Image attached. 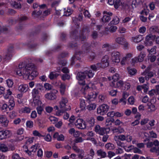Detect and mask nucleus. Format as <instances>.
I'll return each instance as SVG.
<instances>
[{
	"label": "nucleus",
	"mask_w": 159,
	"mask_h": 159,
	"mask_svg": "<svg viewBox=\"0 0 159 159\" xmlns=\"http://www.w3.org/2000/svg\"><path fill=\"white\" fill-rule=\"evenodd\" d=\"M28 87L27 85L21 84L19 86L18 89L20 92H26L28 90Z\"/></svg>",
	"instance_id": "17"
},
{
	"label": "nucleus",
	"mask_w": 159,
	"mask_h": 159,
	"mask_svg": "<svg viewBox=\"0 0 159 159\" xmlns=\"http://www.w3.org/2000/svg\"><path fill=\"white\" fill-rule=\"evenodd\" d=\"M31 110L30 108L28 107H25L23 108V112L24 113H30V112Z\"/></svg>",
	"instance_id": "60"
},
{
	"label": "nucleus",
	"mask_w": 159,
	"mask_h": 159,
	"mask_svg": "<svg viewBox=\"0 0 159 159\" xmlns=\"http://www.w3.org/2000/svg\"><path fill=\"white\" fill-rule=\"evenodd\" d=\"M41 92L39 90L36 89H34L32 91V94L33 98H39V94Z\"/></svg>",
	"instance_id": "22"
},
{
	"label": "nucleus",
	"mask_w": 159,
	"mask_h": 159,
	"mask_svg": "<svg viewBox=\"0 0 159 159\" xmlns=\"http://www.w3.org/2000/svg\"><path fill=\"white\" fill-rule=\"evenodd\" d=\"M60 107L61 109L56 112V115L57 116H60L65 111L71 110L70 106H69V108H66V104L62 102H60Z\"/></svg>",
	"instance_id": "4"
},
{
	"label": "nucleus",
	"mask_w": 159,
	"mask_h": 159,
	"mask_svg": "<svg viewBox=\"0 0 159 159\" xmlns=\"http://www.w3.org/2000/svg\"><path fill=\"white\" fill-rule=\"evenodd\" d=\"M84 73L86 74V76H88L89 78L93 77L94 75V73H93L91 70H90L89 71H85Z\"/></svg>",
	"instance_id": "33"
},
{
	"label": "nucleus",
	"mask_w": 159,
	"mask_h": 159,
	"mask_svg": "<svg viewBox=\"0 0 159 159\" xmlns=\"http://www.w3.org/2000/svg\"><path fill=\"white\" fill-rule=\"evenodd\" d=\"M87 123L89 124L90 127H93L94 124L95 119L93 117H92L90 119H87Z\"/></svg>",
	"instance_id": "29"
},
{
	"label": "nucleus",
	"mask_w": 159,
	"mask_h": 159,
	"mask_svg": "<svg viewBox=\"0 0 159 159\" xmlns=\"http://www.w3.org/2000/svg\"><path fill=\"white\" fill-rule=\"evenodd\" d=\"M105 147L107 149L113 150L115 148L114 145L111 143H108L105 145Z\"/></svg>",
	"instance_id": "35"
},
{
	"label": "nucleus",
	"mask_w": 159,
	"mask_h": 159,
	"mask_svg": "<svg viewBox=\"0 0 159 159\" xmlns=\"http://www.w3.org/2000/svg\"><path fill=\"white\" fill-rule=\"evenodd\" d=\"M116 137L118 139L122 141H124L126 140V138H127L126 137L125 135L123 134L120 135L118 136H116Z\"/></svg>",
	"instance_id": "49"
},
{
	"label": "nucleus",
	"mask_w": 159,
	"mask_h": 159,
	"mask_svg": "<svg viewBox=\"0 0 159 159\" xmlns=\"http://www.w3.org/2000/svg\"><path fill=\"white\" fill-rule=\"evenodd\" d=\"M6 82L9 88L11 87L13 84L12 80L11 79H8L6 81Z\"/></svg>",
	"instance_id": "43"
},
{
	"label": "nucleus",
	"mask_w": 159,
	"mask_h": 159,
	"mask_svg": "<svg viewBox=\"0 0 159 159\" xmlns=\"http://www.w3.org/2000/svg\"><path fill=\"white\" fill-rule=\"evenodd\" d=\"M82 34L85 35H88L89 33L90 32V30L89 27L84 25L82 30Z\"/></svg>",
	"instance_id": "20"
},
{
	"label": "nucleus",
	"mask_w": 159,
	"mask_h": 159,
	"mask_svg": "<svg viewBox=\"0 0 159 159\" xmlns=\"http://www.w3.org/2000/svg\"><path fill=\"white\" fill-rule=\"evenodd\" d=\"M112 79L113 80V81L116 82L119 79V75L117 74H116L115 75H113L112 77Z\"/></svg>",
	"instance_id": "62"
},
{
	"label": "nucleus",
	"mask_w": 159,
	"mask_h": 159,
	"mask_svg": "<svg viewBox=\"0 0 159 159\" xmlns=\"http://www.w3.org/2000/svg\"><path fill=\"white\" fill-rule=\"evenodd\" d=\"M158 28L157 26H153L150 28V31L152 32H157Z\"/></svg>",
	"instance_id": "51"
},
{
	"label": "nucleus",
	"mask_w": 159,
	"mask_h": 159,
	"mask_svg": "<svg viewBox=\"0 0 159 159\" xmlns=\"http://www.w3.org/2000/svg\"><path fill=\"white\" fill-rule=\"evenodd\" d=\"M46 156L48 158H50L52 154V151H47L45 152Z\"/></svg>",
	"instance_id": "61"
},
{
	"label": "nucleus",
	"mask_w": 159,
	"mask_h": 159,
	"mask_svg": "<svg viewBox=\"0 0 159 159\" xmlns=\"http://www.w3.org/2000/svg\"><path fill=\"white\" fill-rule=\"evenodd\" d=\"M140 0H135L133 1L132 3V6L133 8H134L138 5L140 2Z\"/></svg>",
	"instance_id": "37"
},
{
	"label": "nucleus",
	"mask_w": 159,
	"mask_h": 159,
	"mask_svg": "<svg viewBox=\"0 0 159 159\" xmlns=\"http://www.w3.org/2000/svg\"><path fill=\"white\" fill-rule=\"evenodd\" d=\"M34 89L41 92L42 90H43V87L42 84L38 83L35 85V87Z\"/></svg>",
	"instance_id": "32"
},
{
	"label": "nucleus",
	"mask_w": 159,
	"mask_h": 159,
	"mask_svg": "<svg viewBox=\"0 0 159 159\" xmlns=\"http://www.w3.org/2000/svg\"><path fill=\"white\" fill-rule=\"evenodd\" d=\"M109 109V107L107 105L102 104L97 108V113L98 114L104 115L107 112Z\"/></svg>",
	"instance_id": "3"
},
{
	"label": "nucleus",
	"mask_w": 159,
	"mask_h": 159,
	"mask_svg": "<svg viewBox=\"0 0 159 159\" xmlns=\"http://www.w3.org/2000/svg\"><path fill=\"white\" fill-rule=\"evenodd\" d=\"M121 4L120 0H116L115 3H114L115 8L116 9H117L120 6Z\"/></svg>",
	"instance_id": "47"
},
{
	"label": "nucleus",
	"mask_w": 159,
	"mask_h": 159,
	"mask_svg": "<svg viewBox=\"0 0 159 159\" xmlns=\"http://www.w3.org/2000/svg\"><path fill=\"white\" fill-rule=\"evenodd\" d=\"M0 149L2 152H5L8 150V148L5 144H2L0 146Z\"/></svg>",
	"instance_id": "38"
},
{
	"label": "nucleus",
	"mask_w": 159,
	"mask_h": 159,
	"mask_svg": "<svg viewBox=\"0 0 159 159\" xmlns=\"http://www.w3.org/2000/svg\"><path fill=\"white\" fill-rule=\"evenodd\" d=\"M109 57L108 56L105 55L104 56L102 60L100 65L102 68H104L109 65Z\"/></svg>",
	"instance_id": "9"
},
{
	"label": "nucleus",
	"mask_w": 159,
	"mask_h": 159,
	"mask_svg": "<svg viewBox=\"0 0 159 159\" xmlns=\"http://www.w3.org/2000/svg\"><path fill=\"white\" fill-rule=\"evenodd\" d=\"M59 74L56 73L55 72L52 71L50 72L49 77V79L52 80L54 78H56L59 75Z\"/></svg>",
	"instance_id": "28"
},
{
	"label": "nucleus",
	"mask_w": 159,
	"mask_h": 159,
	"mask_svg": "<svg viewBox=\"0 0 159 159\" xmlns=\"http://www.w3.org/2000/svg\"><path fill=\"white\" fill-rule=\"evenodd\" d=\"M14 54V47L12 45H10L7 47V50L4 52L3 56V60L5 61H10Z\"/></svg>",
	"instance_id": "2"
},
{
	"label": "nucleus",
	"mask_w": 159,
	"mask_h": 159,
	"mask_svg": "<svg viewBox=\"0 0 159 159\" xmlns=\"http://www.w3.org/2000/svg\"><path fill=\"white\" fill-rule=\"evenodd\" d=\"M86 77V74L84 72H79L77 74V79L79 81V84L81 85L85 84L84 79Z\"/></svg>",
	"instance_id": "6"
},
{
	"label": "nucleus",
	"mask_w": 159,
	"mask_h": 159,
	"mask_svg": "<svg viewBox=\"0 0 159 159\" xmlns=\"http://www.w3.org/2000/svg\"><path fill=\"white\" fill-rule=\"evenodd\" d=\"M83 121V120L82 119H78L75 123V125L77 127L80 129V127H82V124Z\"/></svg>",
	"instance_id": "26"
},
{
	"label": "nucleus",
	"mask_w": 159,
	"mask_h": 159,
	"mask_svg": "<svg viewBox=\"0 0 159 159\" xmlns=\"http://www.w3.org/2000/svg\"><path fill=\"white\" fill-rule=\"evenodd\" d=\"M96 54L94 52H91L89 55V59L91 61L93 60L95 58Z\"/></svg>",
	"instance_id": "46"
},
{
	"label": "nucleus",
	"mask_w": 159,
	"mask_h": 159,
	"mask_svg": "<svg viewBox=\"0 0 159 159\" xmlns=\"http://www.w3.org/2000/svg\"><path fill=\"white\" fill-rule=\"evenodd\" d=\"M97 154L98 156H100L102 158H105L107 156V153L102 149H99L97 151Z\"/></svg>",
	"instance_id": "19"
},
{
	"label": "nucleus",
	"mask_w": 159,
	"mask_h": 159,
	"mask_svg": "<svg viewBox=\"0 0 159 159\" xmlns=\"http://www.w3.org/2000/svg\"><path fill=\"white\" fill-rule=\"evenodd\" d=\"M11 5L13 7L15 8L18 9H20L21 8V6L20 2L18 3L16 1H14L11 4Z\"/></svg>",
	"instance_id": "30"
},
{
	"label": "nucleus",
	"mask_w": 159,
	"mask_h": 159,
	"mask_svg": "<svg viewBox=\"0 0 159 159\" xmlns=\"http://www.w3.org/2000/svg\"><path fill=\"white\" fill-rule=\"evenodd\" d=\"M98 34L97 32L96 31H94L92 32L91 34V36L93 39H96L98 37Z\"/></svg>",
	"instance_id": "52"
},
{
	"label": "nucleus",
	"mask_w": 159,
	"mask_h": 159,
	"mask_svg": "<svg viewBox=\"0 0 159 159\" xmlns=\"http://www.w3.org/2000/svg\"><path fill=\"white\" fill-rule=\"evenodd\" d=\"M9 121L7 118L3 115H0V123L2 126L5 127L7 126Z\"/></svg>",
	"instance_id": "14"
},
{
	"label": "nucleus",
	"mask_w": 159,
	"mask_h": 159,
	"mask_svg": "<svg viewBox=\"0 0 159 159\" xmlns=\"http://www.w3.org/2000/svg\"><path fill=\"white\" fill-rule=\"evenodd\" d=\"M145 56V54L144 52H141L138 57H135L134 58L132 59V64H134L135 63L143 61Z\"/></svg>",
	"instance_id": "8"
},
{
	"label": "nucleus",
	"mask_w": 159,
	"mask_h": 159,
	"mask_svg": "<svg viewBox=\"0 0 159 159\" xmlns=\"http://www.w3.org/2000/svg\"><path fill=\"white\" fill-rule=\"evenodd\" d=\"M96 105L95 104H91L87 106V109L89 110H92L95 109Z\"/></svg>",
	"instance_id": "41"
},
{
	"label": "nucleus",
	"mask_w": 159,
	"mask_h": 159,
	"mask_svg": "<svg viewBox=\"0 0 159 159\" xmlns=\"http://www.w3.org/2000/svg\"><path fill=\"white\" fill-rule=\"evenodd\" d=\"M11 135L12 133L10 130H3L0 131V139L1 140L9 138Z\"/></svg>",
	"instance_id": "7"
},
{
	"label": "nucleus",
	"mask_w": 159,
	"mask_h": 159,
	"mask_svg": "<svg viewBox=\"0 0 159 159\" xmlns=\"http://www.w3.org/2000/svg\"><path fill=\"white\" fill-rule=\"evenodd\" d=\"M120 53L119 52L114 51L111 53L112 61L118 63L120 61Z\"/></svg>",
	"instance_id": "10"
},
{
	"label": "nucleus",
	"mask_w": 159,
	"mask_h": 159,
	"mask_svg": "<svg viewBox=\"0 0 159 159\" xmlns=\"http://www.w3.org/2000/svg\"><path fill=\"white\" fill-rule=\"evenodd\" d=\"M53 110V108L52 107L50 106L47 107L45 108V110L48 113H51Z\"/></svg>",
	"instance_id": "64"
},
{
	"label": "nucleus",
	"mask_w": 159,
	"mask_h": 159,
	"mask_svg": "<svg viewBox=\"0 0 159 159\" xmlns=\"http://www.w3.org/2000/svg\"><path fill=\"white\" fill-rule=\"evenodd\" d=\"M90 68L93 71H96L97 70L102 68L100 63H98L90 66Z\"/></svg>",
	"instance_id": "16"
},
{
	"label": "nucleus",
	"mask_w": 159,
	"mask_h": 159,
	"mask_svg": "<svg viewBox=\"0 0 159 159\" xmlns=\"http://www.w3.org/2000/svg\"><path fill=\"white\" fill-rule=\"evenodd\" d=\"M12 94V92L10 89H9L7 90V92L5 94H4V96L5 98H8L9 96L11 95Z\"/></svg>",
	"instance_id": "45"
},
{
	"label": "nucleus",
	"mask_w": 159,
	"mask_h": 159,
	"mask_svg": "<svg viewBox=\"0 0 159 159\" xmlns=\"http://www.w3.org/2000/svg\"><path fill=\"white\" fill-rule=\"evenodd\" d=\"M46 90H49L52 89V86L48 83H45L43 86Z\"/></svg>",
	"instance_id": "39"
},
{
	"label": "nucleus",
	"mask_w": 159,
	"mask_h": 159,
	"mask_svg": "<svg viewBox=\"0 0 159 159\" xmlns=\"http://www.w3.org/2000/svg\"><path fill=\"white\" fill-rule=\"evenodd\" d=\"M26 125L27 127L31 128L33 127V122L32 121H28L26 122Z\"/></svg>",
	"instance_id": "54"
},
{
	"label": "nucleus",
	"mask_w": 159,
	"mask_h": 159,
	"mask_svg": "<svg viewBox=\"0 0 159 159\" xmlns=\"http://www.w3.org/2000/svg\"><path fill=\"white\" fill-rule=\"evenodd\" d=\"M79 34L77 30L75 29L70 33V37L74 39H78L79 38Z\"/></svg>",
	"instance_id": "15"
},
{
	"label": "nucleus",
	"mask_w": 159,
	"mask_h": 159,
	"mask_svg": "<svg viewBox=\"0 0 159 159\" xmlns=\"http://www.w3.org/2000/svg\"><path fill=\"white\" fill-rule=\"evenodd\" d=\"M143 36L141 35H139L134 37V41L136 43H138L140 42L143 39Z\"/></svg>",
	"instance_id": "27"
},
{
	"label": "nucleus",
	"mask_w": 159,
	"mask_h": 159,
	"mask_svg": "<svg viewBox=\"0 0 159 159\" xmlns=\"http://www.w3.org/2000/svg\"><path fill=\"white\" fill-rule=\"evenodd\" d=\"M119 22V19L117 16H115L113 18L112 20L108 24V25L111 26V25H117Z\"/></svg>",
	"instance_id": "21"
},
{
	"label": "nucleus",
	"mask_w": 159,
	"mask_h": 159,
	"mask_svg": "<svg viewBox=\"0 0 159 159\" xmlns=\"http://www.w3.org/2000/svg\"><path fill=\"white\" fill-rule=\"evenodd\" d=\"M59 61L58 64L62 66H65L67 63L66 61L65 60H61V59H59Z\"/></svg>",
	"instance_id": "56"
},
{
	"label": "nucleus",
	"mask_w": 159,
	"mask_h": 159,
	"mask_svg": "<svg viewBox=\"0 0 159 159\" xmlns=\"http://www.w3.org/2000/svg\"><path fill=\"white\" fill-rule=\"evenodd\" d=\"M81 53L80 52H76L74 56L72 57L71 60V65L72 66L75 63V61L76 60H81L80 55Z\"/></svg>",
	"instance_id": "12"
},
{
	"label": "nucleus",
	"mask_w": 159,
	"mask_h": 159,
	"mask_svg": "<svg viewBox=\"0 0 159 159\" xmlns=\"http://www.w3.org/2000/svg\"><path fill=\"white\" fill-rule=\"evenodd\" d=\"M37 111L39 115H41L42 112L43 111V108L40 105L38 106L36 108Z\"/></svg>",
	"instance_id": "42"
},
{
	"label": "nucleus",
	"mask_w": 159,
	"mask_h": 159,
	"mask_svg": "<svg viewBox=\"0 0 159 159\" xmlns=\"http://www.w3.org/2000/svg\"><path fill=\"white\" fill-rule=\"evenodd\" d=\"M82 49L86 53L89 52L90 50V45L88 43H85L82 47Z\"/></svg>",
	"instance_id": "23"
},
{
	"label": "nucleus",
	"mask_w": 159,
	"mask_h": 159,
	"mask_svg": "<svg viewBox=\"0 0 159 159\" xmlns=\"http://www.w3.org/2000/svg\"><path fill=\"white\" fill-rule=\"evenodd\" d=\"M34 67V64L31 62V59H27L19 64L16 73L20 76L23 75L27 76L30 79L32 80L39 74L37 71L33 70Z\"/></svg>",
	"instance_id": "1"
},
{
	"label": "nucleus",
	"mask_w": 159,
	"mask_h": 159,
	"mask_svg": "<svg viewBox=\"0 0 159 159\" xmlns=\"http://www.w3.org/2000/svg\"><path fill=\"white\" fill-rule=\"evenodd\" d=\"M28 19V17L26 16H22L18 18V20L20 23H21L23 21L26 20Z\"/></svg>",
	"instance_id": "48"
},
{
	"label": "nucleus",
	"mask_w": 159,
	"mask_h": 159,
	"mask_svg": "<svg viewBox=\"0 0 159 159\" xmlns=\"http://www.w3.org/2000/svg\"><path fill=\"white\" fill-rule=\"evenodd\" d=\"M116 143L118 146L123 147L124 148H125V147H127L126 145L123 142H121L119 140H117L116 142Z\"/></svg>",
	"instance_id": "57"
},
{
	"label": "nucleus",
	"mask_w": 159,
	"mask_h": 159,
	"mask_svg": "<svg viewBox=\"0 0 159 159\" xmlns=\"http://www.w3.org/2000/svg\"><path fill=\"white\" fill-rule=\"evenodd\" d=\"M111 19L110 16L105 15L103 16L101 20L104 23H106L108 22Z\"/></svg>",
	"instance_id": "31"
},
{
	"label": "nucleus",
	"mask_w": 159,
	"mask_h": 159,
	"mask_svg": "<svg viewBox=\"0 0 159 159\" xmlns=\"http://www.w3.org/2000/svg\"><path fill=\"white\" fill-rule=\"evenodd\" d=\"M149 121V120L147 118H145L144 119L142 120L140 122V124L141 125H143L147 123Z\"/></svg>",
	"instance_id": "63"
},
{
	"label": "nucleus",
	"mask_w": 159,
	"mask_h": 159,
	"mask_svg": "<svg viewBox=\"0 0 159 159\" xmlns=\"http://www.w3.org/2000/svg\"><path fill=\"white\" fill-rule=\"evenodd\" d=\"M156 38L155 35L150 34L146 36L145 44L146 46H151L152 44V41H154Z\"/></svg>",
	"instance_id": "5"
},
{
	"label": "nucleus",
	"mask_w": 159,
	"mask_h": 159,
	"mask_svg": "<svg viewBox=\"0 0 159 159\" xmlns=\"http://www.w3.org/2000/svg\"><path fill=\"white\" fill-rule=\"evenodd\" d=\"M149 12V10L147 9H144L140 12V14H143L145 16L148 15Z\"/></svg>",
	"instance_id": "53"
},
{
	"label": "nucleus",
	"mask_w": 159,
	"mask_h": 159,
	"mask_svg": "<svg viewBox=\"0 0 159 159\" xmlns=\"http://www.w3.org/2000/svg\"><path fill=\"white\" fill-rule=\"evenodd\" d=\"M48 34L45 33H43L42 34V39L43 41H46L48 39Z\"/></svg>",
	"instance_id": "55"
},
{
	"label": "nucleus",
	"mask_w": 159,
	"mask_h": 159,
	"mask_svg": "<svg viewBox=\"0 0 159 159\" xmlns=\"http://www.w3.org/2000/svg\"><path fill=\"white\" fill-rule=\"evenodd\" d=\"M39 147V144H36L34 145L31 146V147L30 148V149H32L33 148H34V149H32V150H30L27 153L29 155H31V152H35L37 149L38 147Z\"/></svg>",
	"instance_id": "25"
},
{
	"label": "nucleus",
	"mask_w": 159,
	"mask_h": 159,
	"mask_svg": "<svg viewBox=\"0 0 159 159\" xmlns=\"http://www.w3.org/2000/svg\"><path fill=\"white\" fill-rule=\"evenodd\" d=\"M142 86V89H144V92L147 93L148 89V86L146 84H143Z\"/></svg>",
	"instance_id": "58"
},
{
	"label": "nucleus",
	"mask_w": 159,
	"mask_h": 159,
	"mask_svg": "<svg viewBox=\"0 0 159 159\" xmlns=\"http://www.w3.org/2000/svg\"><path fill=\"white\" fill-rule=\"evenodd\" d=\"M9 30L8 27H3L2 28L1 27L0 25V34L1 33H6L8 32Z\"/></svg>",
	"instance_id": "36"
},
{
	"label": "nucleus",
	"mask_w": 159,
	"mask_h": 159,
	"mask_svg": "<svg viewBox=\"0 0 159 159\" xmlns=\"http://www.w3.org/2000/svg\"><path fill=\"white\" fill-rule=\"evenodd\" d=\"M127 69L128 73L131 76L134 75L137 73V70L135 68L129 66L127 68Z\"/></svg>",
	"instance_id": "18"
},
{
	"label": "nucleus",
	"mask_w": 159,
	"mask_h": 159,
	"mask_svg": "<svg viewBox=\"0 0 159 159\" xmlns=\"http://www.w3.org/2000/svg\"><path fill=\"white\" fill-rule=\"evenodd\" d=\"M70 76L67 74H65L61 76V79L64 81L66 80H69L70 79Z\"/></svg>",
	"instance_id": "44"
},
{
	"label": "nucleus",
	"mask_w": 159,
	"mask_h": 159,
	"mask_svg": "<svg viewBox=\"0 0 159 159\" xmlns=\"http://www.w3.org/2000/svg\"><path fill=\"white\" fill-rule=\"evenodd\" d=\"M36 98H33V102L35 106L38 105L39 106V105H41L42 102L39 100L38 99Z\"/></svg>",
	"instance_id": "40"
},
{
	"label": "nucleus",
	"mask_w": 159,
	"mask_h": 159,
	"mask_svg": "<svg viewBox=\"0 0 159 159\" xmlns=\"http://www.w3.org/2000/svg\"><path fill=\"white\" fill-rule=\"evenodd\" d=\"M95 131L100 135H103L105 134L104 127H101L99 125H96L94 128Z\"/></svg>",
	"instance_id": "13"
},
{
	"label": "nucleus",
	"mask_w": 159,
	"mask_h": 159,
	"mask_svg": "<svg viewBox=\"0 0 159 159\" xmlns=\"http://www.w3.org/2000/svg\"><path fill=\"white\" fill-rule=\"evenodd\" d=\"M116 42L118 44L124 45V47L127 48L128 46V43L126 39L123 37H118L116 39Z\"/></svg>",
	"instance_id": "11"
},
{
	"label": "nucleus",
	"mask_w": 159,
	"mask_h": 159,
	"mask_svg": "<svg viewBox=\"0 0 159 159\" xmlns=\"http://www.w3.org/2000/svg\"><path fill=\"white\" fill-rule=\"evenodd\" d=\"M134 98L133 96L130 97L128 99V102L131 105L134 104Z\"/></svg>",
	"instance_id": "50"
},
{
	"label": "nucleus",
	"mask_w": 159,
	"mask_h": 159,
	"mask_svg": "<svg viewBox=\"0 0 159 159\" xmlns=\"http://www.w3.org/2000/svg\"><path fill=\"white\" fill-rule=\"evenodd\" d=\"M45 97L51 100H54L57 97L55 94L51 93H47L45 95Z\"/></svg>",
	"instance_id": "24"
},
{
	"label": "nucleus",
	"mask_w": 159,
	"mask_h": 159,
	"mask_svg": "<svg viewBox=\"0 0 159 159\" xmlns=\"http://www.w3.org/2000/svg\"><path fill=\"white\" fill-rule=\"evenodd\" d=\"M68 55V53L67 52H63L61 53L58 56V59H61V58H64L66 57Z\"/></svg>",
	"instance_id": "34"
},
{
	"label": "nucleus",
	"mask_w": 159,
	"mask_h": 159,
	"mask_svg": "<svg viewBox=\"0 0 159 159\" xmlns=\"http://www.w3.org/2000/svg\"><path fill=\"white\" fill-rule=\"evenodd\" d=\"M157 48V47L156 46H154L153 48H152L151 50H149V49H148L147 50L149 52L152 53L153 54H155L156 53V48Z\"/></svg>",
	"instance_id": "59"
}]
</instances>
